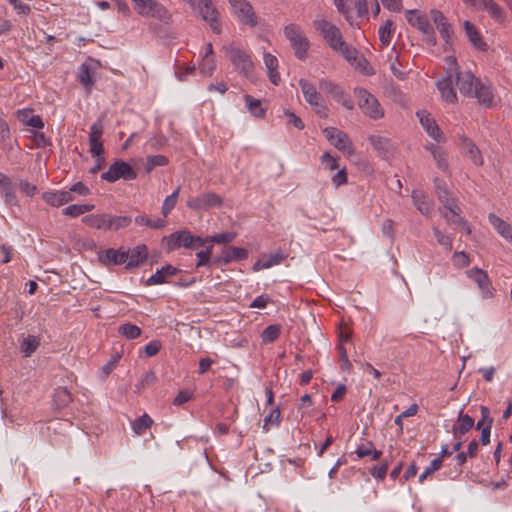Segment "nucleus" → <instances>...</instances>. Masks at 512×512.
Instances as JSON below:
<instances>
[{"mask_svg":"<svg viewBox=\"0 0 512 512\" xmlns=\"http://www.w3.org/2000/svg\"><path fill=\"white\" fill-rule=\"evenodd\" d=\"M445 62L452 69L453 78L461 95L477 99L478 103L485 108L492 107L494 92L490 83L481 81L469 70L460 71L453 56H447Z\"/></svg>","mask_w":512,"mask_h":512,"instance_id":"f257e3e1","label":"nucleus"},{"mask_svg":"<svg viewBox=\"0 0 512 512\" xmlns=\"http://www.w3.org/2000/svg\"><path fill=\"white\" fill-rule=\"evenodd\" d=\"M313 26L334 52L341 54L351 64L358 60L357 49L344 41L341 31L336 25L325 19H315Z\"/></svg>","mask_w":512,"mask_h":512,"instance_id":"f03ea898","label":"nucleus"},{"mask_svg":"<svg viewBox=\"0 0 512 512\" xmlns=\"http://www.w3.org/2000/svg\"><path fill=\"white\" fill-rule=\"evenodd\" d=\"M136 12L146 18H155L165 24L171 21L169 10L157 0H132Z\"/></svg>","mask_w":512,"mask_h":512,"instance_id":"7ed1b4c3","label":"nucleus"},{"mask_svg":"<svg viewBox=\"0 0 512 512\" xmlns=\"http://www.w3.org/2000/svg\"><path fill=\"white\" fill-rule=\"evenodd\" d=\"M225 50L229 60L239 73L246 77L252 74L254 64L248 51L234 43L226 47Z\"/></svg>","mask_w":512,"mask_h":512,"instance_id":"20e7f679","label":"nucleus"},{"mask_svg":"<svg viewBox=\"0 0 512 512\" xmlns=\"http://www.w3.org/2000/svg\"><path fill=\"white\" fill-rule=\"evenodd\" d=\"M355 94L358 97V106L366 116L374 120L384 116V110L374 95L363 88L356 89Z\"/></svg>","mask_w":512,"mask_h":512,"instance_id":"39448f33","label":"nucleus"},{"mask_svg":"<svg viewBox=\"0 0 512 512\" xmlns=\"http://www.w3.org/2000/svg\"><path fill=\"white\" fill-rule=\"evenodd\" d=\"M206 243L207 239H204L200 236H195L188 230L174 232L168 238L169 250H175L180 247L187 249H197L204 246Z\"/></svg>","mask_w":512,"mask_h":512,"instance_id":"423d86ee","label":"nucleus"},{"mask_svg":"<svg viewBox=\"0 0 512 512\" xmlns=\"http://www.w3.org/2000/svg\"><path fill=\"white\" fill-rule=\"evenodd\" d=\"M319 89L329 95L336 102L341 104L348 110H352L354 108L353 101L349 94L343 89L342 86L337 84L331 79L322 78L319 80Z\"/></svg>","mask_w":512,"mask_h":512,"instance_id":"0eeeda50","label":"nucleus"},{"mask_svg":"<svg viewBox=\"0 0 512 512\" xmlns=\"http://www.w3.org/2000/svg\"><path fill=\"white\" fill-rule=\"evenodd\" d=\"M284 34L295 50L296 57L300 60L304 59L309 47V41L303 34L300 26L293 23L289 24L285 27Z\"/></svg>","mask_w":512,"mask_h":512,"instance_id":"6e6552de","label":"nucleus"},{"mask_svg":"<svg viewBox=\"0 0 512 512\" xmlns=\"http://www.w3.org/2000/svg\"><path fill=\"white\" fill-rule=\"evenodd\" d=\"M406 20L425 36V40L429 45H436L434 29L425 15L419 13L417 10H408L406 11Z\"/></svg>","mask_w":512,"mask_h":512,"instance_id":"1a4fd4ad","label":"nucleus"},{"mask_svg":"<svg viewBox=\"0 0 512 512\" xmlns=\"http://www.w3.org/2000/svg\"><path fill=\"white\" fill-rule=\"evenodd\" d=\"M101 178L107 182L113 183L120 178L124 180H134L137 178V173L127 162L117 160L101 175Z\"/></svg>","mask_w":512,"mask_h":512,"instance_id":"9d476101","label":"nucleus"},{"mask_svg":"<svg viewBox=\"0 0 512 512\" xmlns=\"http://www.w3.org/2000/svg\"><path fill=\"white\" fill-rule=\"evenodd\" d=\"M233 13L242 24L251 28L258 25V17L247 0H228Z\"/></svg>","mask_w":512,"mask_h":512,"instance_id":"9b49d317","label":"nucleus"},{"mask_svg":"<svg viewBox=\"0 0 512 512\" xmlns=\"http://www.w3.org/2000/svg\"><path fill=\"white\" fill-rule=\"evenodd\" d=\"M223 203L220 195L214 192H206L196 197L189 198L186 202L188 208L196 211L209 210L214 207H219Z\"/></svg>","mask_w":512,"mask_h":512,"instance_id":"f8f14e48","label":"nucleus"},{"mask_svg":"<svg viewBox=\"0 0 512 512\" xmlns=\"http://www.w3.org/2000/svg\"><path fill=\"white\" fill-rule=\"evenodd\" d=\"M323 133L330 141V143L334 145L339 151L348 155H351L354 152L352 142L345 132L334 127H328L324 129Z\"/></svg>","mask_w":512,"mask_h":512,"instance_id":"ddd939ff","label":"nucleus"},{"mask_svg":"<svg viewBox=\"0 0 512 512\" xmlns=\"http://www.w3.org/2000/svg\"><path fill=\"white\" fill-rule=\"evenodd\" d=\"M452 69L448 66L446 76L437 81L436 86L440 92L441 99L448 104H456L458 101L457 93L453 86Z\"/></svg>","mask_w":512,"mask_h":512,"instance_id":"4468645a","label":"nucleus"},{"mask_svg":"<svg viewBox=\"0 0 512 512\" xmlns=\"http://www.w3.org/2000/svg\"><path fill=\"white\" fill-rule=\"evenodd\" d=\"M466 274L477 284L484 298H491L493 296L491 281L485 271L479 268H472Z\"/></svg>","mask_w":512,"mask_h":512,"instance_id":"2eb2a0df","label":"nucleus"},{"mask_svg":"<svg viewBox=\"0 0 512 512\" xmlns=\"http://www.w3.org/2000/svg\"><path fill=\"white\" fill-rule=\"evenodd\" d=\"M435 190L439 201L443 206L449 210L452 214L457 215L461 210L457 205L455 199L451 196V193L447 190L446 184L443 180H435Z\"/></svg>","mask_w":512,"mask_h":512,"instance_id":"dca6fc26","label":"nucleus"},{"mask_svg":"<svg viewBox=\"0 0 512 512\" xmlns=\"http://www.w3.org/2000/svg\"><path fill=\"white\" fill-rule=\"evenodd\" d=\"M248 256V251L244 248L228 246L222 250L219 257L213 258L214 265H227L233 260H243Z\"/></svg>","mask_w":512,"mask_h":512,"instance_id":"f3484780","label":"nucleus"},{"mask_svg":"<svg viewBox=\"0 0 512 512\" xmlns=\"http://www.w3.org/2000/svg\"><path fill=\"white\" fill-rule=\"evenodd\" d=\"M103 125L100 121L95 122L90 127L89 133V146L92 156H99L104 154V147L102 143Z\"/></svg>","mask_w":512,"mask_h":512,"instance_id":"a211bd4d","label":"nucleus"},{"mask_svg":"<svg viewBox=\"0 0 512 512\" xmlns=\"http://www.w3.org/2000/svg\"><path fill=\"white\" fill-rule=\"evenodd\" d=\"M417 116L422 127L428 133V135L437 142H444L443 133L441 132L436 121L426 111H418Z\"/></svg>","mask_w":512,"mask_h":512,"instance_id":"6ab92c4d","label":"nucleus"},{"mask_svg":"<svg viewBox=\"0 0 512 512\" xmlns=\"http://www.w3.org/2000/svg\"><path fill=\"white\" fill-rule=\"evenodd\" d=\"M481 419L476 424V429L481 430L480 442L482 445H487L490 442V433L493 425V418L490 415V410L486 406H481Z\"/></svg>","mask_w":512,"mask_h":512,"instance_id":"aec40b11","label":"nucleus"},{"mask_svg":"<svg viewBox=\"0 0 512 512\" xmlns=\"http://www.w3.org/2000/svg\"><path fill=\"white\" fill-rule=\"evenodd\" d=\"M99 260L101 263L105 265H119L126 263L129 256L126 251L123 250H115V249H106L98 254Z\"/></svg>","mask_w":512,"mask_h":512,"instance_id":"412c9836","label":"nucleus"},{"mask_svg":"<svg viewBox=\"0 0 512 512\" xmlns=\"http://www.w3.org/2000/svg\"><path fill=\"white\" fill-rule=\"evenodd\" d=\"M42 199L52 207H60L72 202L74 196L71 195V191H47L42 194Z\"/></svg>","mask_w":512,"mask_h":512,"instance_id":"4be33fe9","label":"nucleus"},{"mask_svg":"<svg viewBox=\"0 0 512 512\" xmlns=\"http://www.w3.org/2000/svg\"><path fill=\"white\" fill-rule=\"evenodd\" d=\"M298 84L301 88L304 99L310 106L318 105L319 101L323 99L321 93L317 91L316 87L311 82L301 78L298 81Z\"/></svg>","mask_w":512,"mask_h":512,"instance_id":"5701e85b","label":"nucleus"},{"mask_svg":"<svg viewBox=\"0 0 512 512\" xmlns=\"http://www.w3.org/2000/svg\"><path fill=\"white\" fill-rule=\"evenodd\" d=\"M474 427V419L468 414L459 413L457 423L453 426L452 432L455 439H462L463 436Z\"/></svg>","mask_w":512,"mask_h":512,"instance_id":"b1692460","label":"nucleus"},{"mask_svg":"<svg viewBox=\"0 0 512 512\" xmlns=\"http://www.w3.org/2000/svg\"><path fill=\"white\" fill-rule=\"evenodd\" d=\"M462 150L464 155L468 157L474 165H483V157L481 152L471 139L464 137L462 142Z\"/></svg>","mask_w":512,"mask_h":512,"instance_id":"393cba45","label":"nucleus"},{"mask_svg":"<svg viewBox=\"0 0 512 512\" xmlns=\"http://www.w3.org/2000/svg\"><path fill=\"white\" fill-rule=\"evenodd\" d=\"M128 253V260L126 262L127 268H135L142 264L148 256L147 247L145 245H138L133 249L126 251Z\"/></svg>","mask_w":512,"mask_h":512,"instance_id":"a878e982","label":"nucleus"},{"mask_svg":"<svg viewBox=\"0 0 512 512\" xmlns=\"http://www.w3.org/2000/svg\"><path fill=\"white\" fill-rule=\"evenodd\" d=\"M463 26H464L465 33H466L469 41L471 42V44L479 50L486 51L488 46L483 41V39H482L480 33L478 32V30L476 29L475 25L473 23H471L470 21H465Z\"/></svg>","mask_w":512,"mask_h":512,"instance_id":"bb28decb","label":"nucleus"},{"mask_svg":"<svg viewBox=\"0 0 512 512\" xmlns=\"http://www.w3.org/2000/svg\"><path fill=\"white\" fill-rule=\"evenodd\" d=\"M489 222L496 229V231L506 240L512 243V225L496 216L493 213L489 214Z\"/></svg>","mask_w":512,"mask_h":512,"instance_id":"cd10ccee","label":"nucleus"},{"mask_svg":"<svg viewBox=\"0 0 512 512\" xmlns=\"http://www.w3.org/2000/svg\"><path fill=\"white\" fill-rule=\"evenodd\" d=\"M369 142L381 157H387L392 151V143L386 137L372 135L369 137Z\"/></svg>","mask_w":512,"mask_h":512,"instance_id":"c85d7f7f","label":"nucleus"},{"mask_svg":"<svg viewBox=\"0 0 512 512\" xmlns=\"http://www.w3.org/2000/svg\"><path fill=\"white\" fill-rule=\"evenodd\" d=\"M176 272L177 268L172 265H166L150 276L146 281V285L152 286L163 284L166 282L167 277L175 275Z\"/></svg>","mask_w":512,"mask_h":512,"instance_id":"c756f323","label":"nucleus"},{"mask_svg":"<svg viewBox=\"0 0 512 512\" xmlns=\"http://www.w3.org/2000/svg\"><path fill=\"white\" fill-rule=\"evenodd\" d=\"M413 203L416 208L425 216H429L433 210V203L421 191L412 192Z\"/></svg>","mask_w":512,"mask_h":512,"instance_id":"7c9ffc66","label":"nucleus"},{"mask_svg":"<svg viewBox=\"0 0 512 512\" xmlns=\"http://www.w3.org/2000/svg\"><path fill=\"white\" fill-rule=\"evenodd\" d=\"M355 453L358 458L370 456L371 460L373 461L379 460L382 455V452L375 448L373 442L368 440L359 444L355 450Z\"/></svg>","mask_w":512,"mask_h":512,"instance_id":"2f4dec72","label":"nucleus"},{"mask_svg":"<svg viewBox=\"0 0 512 512\" xmlns=\"http://www.w3.org/2000/svg\"><path fill=\"white\" fill-rule=\"evenodd\" d=\"M82 222L88 227L109 230V215H88L82 218Z\"/></svg>","mask_w":512,"mask_h":512,"instance_id":"473e14b6","label":"nucleus"},{"mask_svg":"<svg viewBox=\"0 0 512 512\" xmlns=\"http://www.w3.org/2000/svg\"><path fill=\"white\" fill-rule=\"evenodd\" d=\"M479 10H486L493 19L499 22L503 21L505 18L503 8L494 0H481Z\"/></svg>","mask_w":512,"mask_h":512,"instance_id":"72a5a7b5","label":"nucleus"},{"mask_svg":"<svg viewBox=\"0 0 512 512\" xmlns=\"http://www.w3.org/2000/svg\"><path fill=\"white\" fill-rule=\"evenodd\" d=\"M264 63L268 71L270 81L277 85L280 81V74L277 71L278 60L275 56L270 53L264 54Z\"/></svg>","mask_w":512,"mask_h":512,"instance_id":"f704fd0d","label":"nucleus"},{"mask_svg":"<svg viewBox=\"0 0 512 512\" xmlns=\"http://www.w3.org/2000/svg\"><path fill=\"white\" fill-rule=\"evenodd\" d=\"M72 401L71 393L65 387L55 389L53 403L56 409L66 408Z\"/></svg>","mask_w":512,"mask_h":512,"instance_id":"c9c22d12","label":"nucleus"},{"mask_svg":"<svg viewBox=\"0 0 512 512\" xmlns=\"http://www.w3.org/2000/svg\"><path fill=\"white\" fill-rule=\"evenodd\" d=\"M153 424V419L146 413L131 423L132 430L137 435H143Z\"/></svg>","mask_w":512,"mask_h":512,"instance_id":"e433bc0d","label":"nucleus"},{"mask_svg":"<svg viewBox=\"0 0 512 512\" xmlns=\"http://www.w3.org/2000/svg\"><path fill=\"white\" fill-rule=\"evenodd\" d=\"M40 340L38 337L33 335H28L25 337L20 345L21 352L25 357H30L39 347Z\"/></svg>","mask_w":512,"mask_h":512,"instance_id":"4c0bfd02","label":"nucleus"},{"mask_svg":"<svg viewBox=\"0 0 512 512\" xmlns=\"http://www.w3.org/2000/svg\"><path fill=\"white\" fill-rule=\"evenodd\" d=\"M247 108L249 112L258 118H263L265 116V109L261 107V101L253 98L251 95L246 94L244 96Z\"/></svg>","mask_w":512,"mask_h":512,"instance_id":"58836bf2","label":"nucleus"},{"mask_svg":"<svg viewBox=\"0 0 512 512\" xmlns=\"http://www.w3.org/2000/svg\"><path fill=\"white\" fill-rule=\"evenodd\" d=\"M135 223L139 226H146L152 229L163 228L166 221L162 218L151 219L147 215H139L135 218Z\"/></svg>","mask_w":512,"mask_h":512,"instance_id":"ea45409f","label":"nucleus"},{"mask_svg":"<svg viewBox=\"0 0 512 512\" xmlns=\"http://www.w3.org/2000/svg\"><path fill=\"white\" fill-rule=\"evenodd\" d=\"M431 151V154L436 161V164L439 169L442 171H446L448 169V161H447V154L445 151H443L440 147L431 145L429 148Z\"/></svg>","mask_w":512,"mask_h":512,"instance_id":"a19ab883","label":"nucleus"},{"mask_svg":"<svg viewBox=\"0 0 512 512\" xmlns=\"http://www.w3.org/2000/svg\"><path fill=\"white\" fill-rule=\"evenodd\" d=\"M157 381V376L154 371L149 370L145 372L139 379L138 383L135 385L137 392H141L142 390L153 386Z\"/></svg>","mask_w":512,"mask_h":512,"instance_id":"79ce46f5","label":"nucleus"},{"mask_svg":"<svg viewBox=\"0 0 512 512\" xmlns=\"http://www.w3.org/2000/svg\"><path fill=\"white\" fill-rule=\"evenodd\" d=\"M118 332L127 339H135L141 335V329L132 323H125L119 326Z\"/></svg>","mask_w":512,"mask_h":512,"instance_id":"37998d69","label":"nucleus"},{"mask_svg":"<svg viewBox=\"0 0 512 512\" xmlns=\"http://www.w3.org/2000/svg\"><path fill=\"white\" fill-rule=\"evenodd\" d=\"M393 23L390 20H387L385 24H383L378 31L379 34V40L382 44V46H388L391 42L392 36H393V29H392Z\"/></svg>","mask_w":512,"mask_h":512,"instance_id":"c03bdc74","label":"nucleus"},{"mask_svg":"<svg viewBox=\"0 0 512 512\" xmlns=\"http://www.w3.org/2000/svg\"><path fill=\"white\" fill-rule=\"evenodd\" d=\"M79 82L84 85L88 91L91 90L94 80L92 79L90 67L87 64H82L78 73Z\"/></svg>","mask_w":512,"mask_h":512,"instance_id":"a18cd8bd","label":"nucleus"},{"mask_svg":"<svg viewBox=\"0 0 512 512\" xmlns=\"http://www.w3.org/2000/svg\"><path fill=\"white\" fill-rule=\"evenodd\" d=\"M200 13L205 21L213 20L218 16V13L210 0H201Z\"/></svg>","mask_w":512,"mask_h":512,"instance_id":"49530a36","label":"nucleus"},{"mask_svg":"<svg viewBox=\"0 0 512 512\" xmlns=\"http://www.w3.org/2000/svg\"><path fill=\"white\" fill-rule=\"evenodd\" d=\"M168 162V158L164 155L148 156L145 170L147 173H150L154 168L158 166H166Z\"/></svg>","mask_w":512,"mask_h":512,"instance_id":"de8ad7c7","label":"nucleus"},{"mask_svg":"<svg viewBox=\"0 0 512 512\" xmlns=\"http://www.w3.org/2000/svg\"><path fill=\"white\" fill-rule=\"evenodd\" d=\"M216 64L213 56L204 55L200 65L199 70L201 74L204 76H211L213 71L215 70Z\"/></svg>","mask_w":512,"mask_h":512,"instance_id":"09e8293b","label":"nucleus"},{"mask_svg":"<svg viewBox=\"0 0 512 512\" xmlns=\"http://www.w3.org/2000/svg\"><path fill=\"white\" fill-rule=\"evenodd\" d=\"M433 233H434V236L436 237L437 239V242L447 251H451L452 250V242H453V239L451 236H449L448 234L442 232L440 229H438L437 227H433Z\"/></svg>","mask_w":512,"mask_h":512,"instance_id":"8fccbe9b","label":"nucleus"},{"mask_svg":"<svg viewBox=\"0 0 512 512\" xmlns=\"http://www.w3.org/2000/svg\"><path fill=\"white\" fill-rule=\"evenodd\" d=\"M180 192V186L169 196H167L162 205V214L166 217L175 207Z\"/></svg>","mask_w":512,"mask_h":512,"instance_id":"3c124183","label":"nucleus"},{"mask_svg":"<svg viewBox=\"0 0 512 512\" xmlns=\"http://www.w3.org/2000/svg\"><path fill=\"white\" fill-rule=\"evenodd\" d=\"M281 332L280 325L272 324L267 326L263 333H262V339L265 342H274L279 336Z\"/></svg>","mask_w":512,"mask_h":512,"instance_id":"603ef678","label":"nucleus"},{"mask_svg":"<svg viewBox=\"0 0 512 512\" xmlns=\"http://www.w3.org/2000/svg\"><path fill=\"white\" fill-rule=\"evenodd\" d=\"M212 246L207 247L205 250H201L197 252L196 256L198 258V262L196 264V267L199 268L201 266H210L213 263V259H211L212 254Z\"/></svg>","mask_w":512,"mask_h":512,"instance_id":"864d4df0","label":"nucleus"},{"mask_svg":"<svg viewBox=\"0 0 512 512\" xmlns=\"http://www.w3.org/2000/svg\"><path fill=\"white\" fill-rule=\"evenodd\" d=\"M131 223V218L127 216H110L109 215V229L118 230L127 227Z\"/></svg>","mask_w":512,"mask_h":512,"instance_id":"5fc2aeb1","label":"nucleus"},{"mask_svg":"<svg viewBox=\"0 0 512 512\" xmlns=\"http://www.w3.org/2000/svg\"><path fill=\"white\" fill-rule=\"evenodd\" d=\"M236 237V234L233 232H224L220 234H216L214 236H208L207 242H213L217 244H226L232 242Z\"/></svg>","mask_w":512,"mask_h":512,"instance_id":"6e6d98bb","label":"nucleus"},{"mask_svg":"<svg viewBox=\"0 0 512 512\" xmlns=\"http://www.w3.org/2000/svg\"><path fill=\"white\" fill-rule=\"evenodd\" d=\"M263 257L265 258V263L268 264L267 268H271L279 265L286 258V254L278 251L276 253L264 254Z\"/></svg>","mask_w":512,"mask_h":512,"instance_id":"4d7b16f0","label":"nucleus"},{"mask_svg":"<svg viewBox=\"0 0 512 512\" xmlns=\"http://www.w3.org/2000/svg\"><path fill=\"white\" fill-rule=\"evenodd\" d=\"M388 467L389 461L384 460L383 463H381L380 465H374L373 467H371L370 473L374 478L383 480L387 474Z\"/></svg>","mask_w":512,"mask_h":512,"instance_id":"13d9d810","label":"nucleus"},{"mask_svg":"<svg viewBox=\"0 0 512 512\" xmlns=\"http://www.w3.org/2000/svg\"><path fill=\"white\" fill-rule=\"evenodd\" d=\"M453 264L457 268H463L470 264V257L464 251L455 252L452 257Z\"/></svg>","mask_w":512,"mask_h":512,"instance_id":"bf43d9fd","label":"nucleus"},{"mask_svg":"<svg viewBox=\"0 0 512 512\" xmlns=\"http://www.w3.org/2000/svg\"><path fill=\"white\" fill-rule=\"evenodd\" d=\"M442 465L441 458H436L431 461L430 465L426 467L424 472L419 477V482L423 483V481L431 474H433L435 471H437Z\"/></svg>","mask_w":512,"mask_h":512,"instance_id":"052dcab7","label":"nucleus"},{"mask_svg":"<svg viewBox=\"0 0 512 512\" xmlns=\"http://www.w3.org/2000/svg\"><path fill=\"white\" fill-rule=\"evenodd\" d=\"M0 193L3 194L4 201L9 206H16L18 205V200L15 195L14 189L12 184H10L8 187L0 191Z\"/></svg>","mask_w":512,"mask_h":512,"instance_id":"680f3d73","label":"nucleus"},{"mask_svg":"<svg viewBox=\"0 0 512 512\" xmlns=\"http://www.w3.org/2000/svg\"><path fill=\"white\" fill-rule=\"evenodd\" d=\"M279 421H280V411H279V409L278 408L272 409L270 411V413L264 419L263 429L265 431H268L269 430V427H268L269 424L278 425Z\"/></svg>","mask_w":512,"mask_h":512,"instance_id":"e2e57ef3","label":"nucleus"},{"mask_svg":"<svg viewBox=\"0 0 512 512\" xmlns=\"http://www.w3.org/2000/svg\"><path fill=\"white\" fill-rule=\"evenodd\" d=\"M401 62L399 60V57L398 56H395V58L393 60H391V63H390V70L392 72V74L400 79V80H403L405 79L406 77V72L401 70L399 67L401 66Z\"/></svg>","mask_w":512,"mask_h":512,"instance_id":"0e129e2a","label":"nucleus"},{"mask_svg":"<svg viewBox=\"0 0 512 512\" xmlns=\"http://www.w3.org/2000/svg\"><path fill=\"white\" fill-rule=\"evenodd\" d=\"M321 163L323 165L326 166L327 169H329L330 171H333V170H336L338 169V162H337V158L333 157L332 155H330V153L328 152H325L322 156H321Z\"/></svg>","mask_w":512,"mask_h":512,"instance_id":"69168bd1","label":"nucleus"},{"mask_svg":"<svg viewBox=\"0 0 512 512\" xmlns=\"http://www.w3.org/2000/svg\"><path fill=\"white\" fill-rule=\"evenodd\" d=\"M18 14L28 15L31 11L30 6L21 0H8Z\"/></svg>","mask_w":512,"mask_h":512,"instance_id":"338daca9","label":"nucleus"},{"mask_svg":"<svg viewBox=\"0 0 512 512\" xmlns=\"http://www.w3.org/2000/svg\"><path fill=\"white\" fill-rule=\"evenodd\" d=\"M19 189L23 194L29 197H32L37 190L36 186L27 180H21L19 182Z\"/></svg>","mask_w":512,"mask_h":512,"instance_id":"774afa93","label":"nucleus"}]
</instances>
